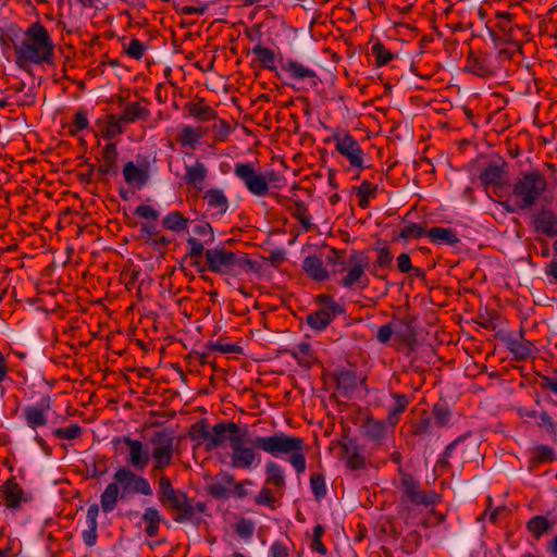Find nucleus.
<instances>
[{
    "label": "nucleus",
    "instance_id": "nucleus-21",
    "mask_svg": "<svg viewBox=\"0 0 557 557\" xmlns=\"http://www.w3.org/2000/svg\"><path fill=\"white\" fill-rule=\"evenodd\" d=\"M496 337L499 338L506 346V348L513 356L517 361L528 359L532 355V344L529 341H520L511 333H497Z\"/></svg>",
    "mask_w": 557,
    "mask_h": 557
},
{
    "label": "nucleus",
    "instance_id": "nucleus-51",
    "mask_svg": "<svg viewBox=\"0 0 557 557\" xmlns=\"http://www.w3.org/2000/svg\"><path fill=\"white\" fill-rule=\"evenodd\" d=\"M53 435L59 440L72 441L82 435V428L77 423H72L66 428L54 429Z\"/></svg>",
    "mask_w": 557,
    "mask_h": 557
},
{
    "label": "nucleus",
    "instance_id": "nucleus-46",
    "mask_svg": "<svg viewBox=\"0 0 557 557\" xmlns=\"http://www.w3.org/2000/svg\"><path fill=\"white\" fill-rule=\"evenodd\" d=\"M310 487L317 500H321L326 496L327 488L325 478L322 473H313L310 476Z\"/></svg>",
    "mask_w": 557,
    "mask_h": 557
},
{
    "label": "nucleus",
    "instance_id": "nucleus-15",
    "mask_svg": "<svg viewBox=\"0 0 557 557\" xmlns=\"http://www.w3.org/2000/svg\"><path fill=\"white\" fill-rule=\"evenodd\" d=\"M531 225L539 237L557 238V211L549 206H541L531 215Z\"/></svg>",
    "mask_w": 557,
    "mask_h": 557
},
{
    "label": "nucleus",
    "instance_id": "nucleus-62",
    "mask_svg": "<svg viewBox=\"0 0 557 557\" xmlns=\"http://www.w3.org/2000/svg\"><path fill=\"white\" fill-rule=\"evenodd\" d=\"M356 196L375 197L377 185H373L369 181H363L360 186L354 187Z\"/></svg>",
    "mask_w": 557,
    "mask_h": 557
},
{
    "label": "nucleus",
    "instance_id": "nucleus-56",
    "mask_svg": "<svg viewBox=\"0 0 557 557\" xmlns=\"http://www.w3.org/2000/svg\"><path fill=\"white\" fill-rule=\"evenodd\" d=\"M234 531L243 539H250L255 532V523L249 519L242 518L235 524Z\"/></svg>",
    "mask_w": 557,
    "mask_h": 557
},
{
    "label": "nucleus",
    "instance_id": "nucleus-29",
    "mask_svg": "<svg viewBox=\"0 0 557 557\" xmlns=\"http://www.w3.org/2000/svg\"><path fill=\"white\" fill-rule=\"evenodd\" d=\"M302 270L305 273L317 282H323L329 278L330 273L323 265V260L319 256H307L302 261Z\"/></svg>",
    "mask_w": 557,
    "mask_h": 557
},
{
    "label": "nucleus",
    "instance_id": "nucleus-5",
    "mask_svg": "<svg viewBox=\"0 0 557 557\" xmlns=\"http://www.w3.org/2000/svg\"><path fill=\"white\" fill-rule=\"evenodd\" d=\"M546 189L547 180L542 172L537 170L523 172L516 178L509 196L508 201L512 200L513 207L507 202L504 206L509 212L530 209L541 200Z\"/></svg>",
    "mask_w": 557,
    "mask_h": 557
},
{
    "label": "nucleus",
    "instance_id": "nucleus-40",
    "mask_svg": "<svg viewBox=\"0 0 557 557\" xmlns=\"http://www.w3.org/2000/svg\"><path fill=\"white\" fill-rule=\"evenodd\" d=\"M554 522L549 521L545 516H535L527 523L528 531L536 539H541L546 532L552 530Z\"/></svg>",
    "mask_w": 557,
    "mask_h": 557
},
{
    "label": "nucleus",
    "instance_id": "nucleus-50",
    "mask_svg": "<svg viewBox=\"0 0 557 557\" xmlns=\"http://www.w3.org/2000/svg\"><path fill=\"white\" fill-rule=\"evenodd\" d=\"M87 112L84 109H79L73 116L72 123L69 125V132L72 136H75L78 132L88 127Z\"/></svg>",
    "mask_w": 557,
    "mask_h": 557
},
{
    "label": "nucleus",
    "instance_id": "nucleus-60",
    "mask_svg": "<svg viewBox=\"0 0 557 557\" xmlns=\"http://www.w3.org/2000/svg\"><path fill=\"white\" fill-rule=\"evenodd\" d=\"M145 52V46L139 39H132L128 44V47L126 49V53L136 60H140Z\"/></svg>",
    "mask_w": 557,
    "mask_h": 557
},
{
    "label": "nucleus",
    "instance_id": "nucleus-58",
    "mask_svg": "<svg viewBox=\"0 0 557 557\" xmlns=\"http://www.w3.org/2000/svg\"><path fill=\"white\" fill-rule=\"evenodd\" d=\"M556 459L555 450L548 445H539L535 447L536 462H552Z\"/></svg>",
    "mask_w": 557,
    "mask_h": 557
},
{
    "label": "nucleus",
    "instance_id": "nucleus-35",
    "mask_svg": "<svg viewBox=\"0 0 557 557\" xmlns=\"http://www.w3.org/2000/svg\"><path fill=\"white\" fill-rule=\"evenodd\" d=\"M206 132L202 127H193L184 125L176 137L177 143L182 147H189L194 149L199 140L205 136Z\"/></svg>",
    "mask_w": 557,
    "mask_h": 557
},
{
    "label": "nucleus",
    "instance_id": "nucleus-2",
    "mask_svg": "<svg viewBox=\"0 0 557 557\" xmlns=\"http://www.w3.org/2000/svg\"><path fill=\"white\" fill-rule=\"evenodd\" d=\"M251 444L255 448L274 458L287 457L298 474L306 471L305 450L307 444L302 437L278 432L269 436H257L251 441Z\"/></svg>",
    "mask_w": 557,
    "mask_h": 557
},
{
    "label": "nucleus",
    "instance_id": "nucleus-17",
    "mask_svg": "<svg viewBox=\"0 0 557 557\" xmlns=\"http://www.w3.org/2000/svg\"><path fill=\"white\" fill-rule=\"evenodd\" d=\"M281 69L286 72L292 79H307L311 88L318 87L321 83V79L314 70L293 58L281 60Z\"/></svg>",
    "mask_w": 557,
    "mask_h": 557
},
{
    "label": "nucleus",
    "instance_id": "nucleus-18",
    "mask_svg": "<svg viewBox=\"0 0 557 557\" xmlns=\"http://www.w3.org/2000/svg\"><path fill=\"white\" fill-rule=\"evenodd\" d=\"M465 70L481 78L493 77L496 73L488 54L472 50L467 55Z\"/></svg>",
    "mask_w": 557,
    "mask_h": 557
},
{
    "label": "nucleus",
    "instance_id": "nucleus-11",
    "mask_svg": "<svg viewBox=\"0 0 557 557\" xmlns=\"http://www.w3.org/2000/svg\"><path fill=\"white\" fill-rule=\"evenodd\" d=\"M249 435L250 431L245 426L239 436L231 438V466L235 469H250L255 465L257 457H259L253 446H245L249 442Z\"/></svg>",
    "mask_w": 557,
    "mask_h": 557
},
{
    "label": "nucleus",
    "instance_id": "nucleus-61",
    "mask_svg": "<svg viewBox=\"0 0 557 557\" xmlns=\"http://www.w3.org/2000/svg\"><path fill=\"white\" fill-rule=\"evenodd\" d=\"M319 302L324 304L323 309H327L331 313H343V308L333 299L331 295L317 296Z\"/></svg>",
    "mask_w": 557,
    "mask_h": 557
},
{
    "label": "nucleus",
    "instance_id": "nucleus-27",
    "mask_svg": "<svg viewBox=\"0 0 557 557\" xmlns=\"http://www.w3.org/2000/svg\"><path fill=\"white\" fill-rule=\"evenodd\" d=\"M234 484V474L228 472L218 473L213 482L208 485V493L215 499H227L230 497L228 486Z\"/></svg>",
    "mask_w": 557,
    "mask_h": 557
},
{
    "label": "nucleus",
    "instance_id": "nucleus-39",
    "mask_svg": "<svg viewBox=\"0 0 557 557\" xmlns=\"http://www.w3.org/2000/svg\"><path fill=\"white\" fill-rule=\"evenodd\" d=\"M186 108L190 115L202 122L213 120L216 116V112L211 107L207 106L203 99H199L196 102H188Z\"/></svg>",
    "mask_w": 557,
    "mask_h": 557
},
{
    "label": "nucleus",
    "instance_id": "nucleus-63",
    "mask_svg": "<svg viewBox=\"0 0 557 557\" xmlns=\"http://www.w3.org/2000/svg\"><path fill=\"white\" fill-rule=\"evenodd\" d=\"M87 524V529L83 531L82 533V537H83V541L84 543L91 547L96 544L97 542V537H98V534H97V529H98V524H91V523H86Z\"/></svg>",
    "mask_w": 557,
    "mask_h": 557
},
{
    "label": "nucleus",
    "instance_id": "nucleus-13",
    "mask_svg": "<svg viewBox=\"0 0 557 557\" xmlns=\"http://www.w3.org/2000/svg\"><path fill=\"white\" fill-rule=\"evenodd\" d=\"M151 457L153 459V472H159L170 466L173 458L174 438L164 431L157 432L152 438Z\"/></svg>",
    "mask_w": 557,
    "mask_h": 557
},
{
    "label": "nucleus",
    "instance_id": "nucleus-33",
    "mask_svg": "<svg viewBox=\"0 0 557 557\" xmlns=\"http://www.w3.org/2000/svg\"><path fill=\"white\" fill-rule=\"evenodd\" d=\"M203 200L209 208L218 210L219 214H224L230 207V202L224 191L220 188H210L205 191Z\"/></svg>",
    "mask_w": 557,
    "mask_h": 557
},
{
    "label": "nucleus",
    "instance_id": "nucleus-41",
    "mask_svg": "<svg viewBox=\"0 0 557 557\" xmlns=\"http://www.w3.org/2000/svg\"><path fill=\"white\" fill-rule=\"evenodd\" d=\"M23 416L27 425L34 430L39 426H44L47 423V416L44 409L36 406L24 407Z\"/></svg>",
    "mask_w": 557,
    "mask_h": 557
},
{
    "label": "nucleus",
    "instance_id": "nucleus-12",
    "mask_svg": "<svg viewBox=\"0 0 557 557\" xmlns=\"http://www.w3.org/2000/svg\"><path fill=\"white\" fill-rule=\"evenodd\" d=\"M215 240L213 227L209 222L198 221L193 225V236L186 239L188 245L187 256L196 261L193 264H198V259L202 257L207 250L205 246L213 244Z\"/></svg>",
    "mask_w": 557,
    "mask_h": 557
},
{
    "label": "nucleus",
    "instance_id": "nucleus-49",
    "mask_svg": "<svg viewBox=\"0 0 557 557\" xmlns=\"http://www.w3.org/2000/svg\"><path fill=\"white\" fill-rule=\"evenodd\" d=\"M432 414L435 419V424L440 428L446 426L451 418L450 409L446 404H435L432 409Z\"/></svg>",
    "mask_w": 557,
    "mask_h": 557
},
{
    "label": "nucleus",
    "instance_id": "nucleus-9",
    "mask_svg": "<svg viewBox=\"0 0 557 557\" xmlns=\"http://www.w3.org/2000/svg\"><path fill=\"white\" fill-rule=\"evenodd\" d=\"M399 490L407 502L417 506H433L440 503V495L434 491H422L420 482L411 473L399 470Z\"/></svg>",
    "mask_w": 557,
    "mask_h": 557
},
{
    "label": "nucleus",
    "instance_id": "nucleus-8",
    "mask_svg": "<svg viewBox=\"0 0 557 557\" xmlns=\"http://www.w3.org/2000/svg\"><path fill=\"white\" fill-rule=\"evenodd\" d=\"M198 429L199 437L205 440L207 450H212L221 446L225 440L231 443L233 436H239L243 429L235 422H221L216 423L212 428V432L208 430V425L205 421H201L199 425H194L193 430Z\"/></svg>",
    "mask_w": 557,
    "mask_h": 557
},
{
    "label": "nucleus",
    "instance_id": "nucleus-43",
    "mask_svg": "<svg viewBox=\"0 0 557 557\" xmlns=\"http://www.w3.org/2000/svg\"><path fill=\"white\" fill-rule=\"evenodd\" d=\"M428 231L422 224L419 223H406L400 230L398 237L404 240L419 239L423 236H428Z\"/></svg>",
    "mask_w": 557,
    "mask_h": 557
},
{
    "label": "nucleus",
    "instance_id": "nucleus-55",
    "mask_svg": "<svg viewBox=\"0 0 557 557\" xmlns=\"http://www.w3.org/2000/svg\"><path fill=\"white\" fill-rule=\"evenodd\" d=\"M461 441V437H457L456 440H454L453 442H450L444 449V451L441 454L437 462H436V467L441 468L442 470L446 469V468H449L450 467V463H449V458L451 457L453 455V451L455 450L457 444Z\"/></svg>",
    "mask_w": 557,
    "mask_h": 557
},
{
    "label": "nucleus",
    "instance_id": "nucleus-59",
    "mask_svg": "<svg viewBox=\"0 0 557 557\" xmlns=\"http://www.w3.org/2000/svg\"><path fill=\"white\" fill-rule=\"evenodd\" d=\"M124 122L121 120V116L116 117L115 115L111 114L108 116V122L106 126V133L108 137H113L116 135H120L124 132L123 124Z\"/></svg>",
    "mask_w": 557,
    "mask_h": 557
},
{
    "label": "nucleus",
    "instance_id": "nucleus-20",
    "mask_svg": "<svg viewBox=\"0 0 557 557\" xmlns=\"http://www.w3.org/2000/svg\"><path fill=\"white\" fill-rule=\"evenodd\" d=\"M387 423V420H377L368 416L360 425L361 434L375 445H382L386 440Z\"/></svg>",
    "mask_w": 557,
    "mask_h": 557
},
{
    "label": "nucleus",
    "instance_id": "nucleus-7",
    "mask_svg": "<svg viewBox=\"0 0 557 557\" xmlns=\"http://www.w3.org/2000/svg\"><path fill=\"white\" fill-rule=\"evenodd\" d=\"M235 176L243 182L248 191L257 197H264L269 193V184L277 180L275 171L262 174L256 171L252 163H236Z\"/></svg>",
    "mask_w": 557,
    "mask_h": 557
},
{
    "label": "nucleus",
    "instance_id": "nucleus-48",
    "mask_svg": "<svg viewBox=\"0 0 557 557\" xmlns=\"http://www.w3.org/2000/svg\"><path fill=\"white\" fill-rule=\"evenodd\" d=\"M431 425H432V419H431L430 414L426 411H423L420 419L412 422V424H411L412 431L411 432H412V434H414L417 436H425V435L430 434Z\"/></svg>",
    "mask_w": 557,
    "mask_h": 557
},
{
    "label": "nucleus",
    "instance_id": "nucleus-14",
    "mask_svg": "<svg viewBox=\"0 0 557 557\" xmlns=\"http://www.w3.org/2000/svg\"><path fill=\"white\" fill-rule=\"evenodd\" d=\"M159 502L163 507L176 513L174 518L176 522L182 523L189 521L195 517L193 502L187 497L186 493L181 490L175 488Z\"/></svg>",
    "mask_w": 557,
    "mask_h": 557
},
{
    "label": "nucleus",
    "instance_id": "nucleus-25",
    "mask_svg": "<svg viewBox=\"0 0 557 557\" xmlns=\"http://www.w3.org/2000/svg\"><path fill=\"white\" fill-rule=\"evenodd\" d=\"M208 173L209 170L205 163L196 161L195 163L185 166L183 181L188 186H193L198 191H202L205 188V182L208 177Z\"/></svg>",
    "mask_w": 557,
    "mask_h": 557
},
{
    "label": "nucleus",
    "instance_id": "nucleus-32",
    "mask_svg": "<svg viewBox=\"0 0 557 557\" xmlns=\"http://www.w3.org/2000/svg\"><path fill=\"white\" fill-rule=\"evenodd\" d=\"M163 520V517L157 508L147 507L140 519V522L145 525L146 535L156 537L159 534L160 524Z\"/></svg>",
    "mask_w": 557,
    "mask_h": 557
},
{
    "label": "nucleus",
    "instance_id": "nucleus-16",
    "mask_svg": "<svg viewBox=\"0 0 557 557\" xmlns=\"http://www.w3.org/2000/svg\"><path fill=\"white\" fill-rule=\"evenodd\" d=\"M121 443L125 444L129 449L126 462L136 470H144L150 461L148 449L145 448L144 444L129 436H117L112 440V444L115 447Z\"/></svg>",
    "mask_w": 557,
    "mask_h": 557
},
{
    "label": "nucleus",
    "instance_id": "nucleus-19",
    "mask_svg": "<svg viewBox=\"0 0 557 557\" xmlns=\"http://www.w3.org/2000/svg\"><path fill=\"white\" fill-rule=\"evenodd\" d=\"M342 449V459L345 461L346 467L350 470L364 469L367 465L366 457L362 448L358 445L355 438L346 437L339 444Z\"/></svg>",
    "mask_w": 557,
    "mask_h": 557
},
{
    "label": "nucleus",
    "instance_id": "nucleus-22",
    "mask_svg": "<svg viewBox=\"0 0 557 557\" xmlns=\"http://www.w3.org/2000/svg\"><path fill=\"white\" fill-rule=\"evenodd\" d=\"M0 495L8 509L18 510L23 502H27L22 487L15 482V479H9L0 485Z\"/></svg>",
    "mask_w": 557,
    "mask_h": 557
},
{
    "label": "nucleus",
    "instance_id": "nucleus-44",
    "mask_svg": "<svg viewBox=\"0 0 557 557\" xmlns=\"http://www.w3.org/2000/svg\"><path fill=\"white\" fill-rule=\"evenodd\" d=\"M312 348L307 342L299 343L295 346L292 352L294 358L297 359L298 364L301 367H310L312 362Z\"/></svg>",
    "mask_w": 557,
    "mask_h": 557
},
{
    "label": "nucleus",
    "instance_id": "nucleus-52",
    "mask_svg": "<svg viewBox=\"0 0 557 557\" xmlns=\"http://www.w3.org/2000/svg\"><path fill=\"white\" fill-rule=\"evenodd\" d=\"M336 380L338 388H343L345 391L354 389L357 386L356 373L350 370L339 371Z\"/></svg>",
    "mask_w": 557,
    "mask_h": 557
},
{
    "label": "nucleus",
    "instance_id": "nucleus-34",
    "mask_svg": "<svg viewBox=\"0 0 557 557\" xmlns=\"http://www.w3.org/2000/svg\"><path fill=\"white\" fill-rule=\"evenodd\" d=\"M265 485H272L277 491H283L286 486L284 469L274 461L265 463Z\"/></svg>",
    "mask_w": 557,
    "mask_h": 557
},
{
    "label": "nucleus",
    "instance_id": "nucleus-6",
    "mask_svg": "<svg viewBox=\"0 0 557 557\" xmlns=\"http://www.w3.org/2000/svg\"><path fill=\"white\" fill-rule=\"evenodd\" d=\"M326 260L330 264L341 265L342 268L333 269V274L342 273L345 271V265L348 264L346 275L342 277L339 281V285L352 289V288H364L368 285V277L366 275V270L369 265L368 256L364 252L354 251L350 253L347 260L338 255V251L333 249L332 255L326 257Z\"/></svg>",
    "mask_w": 557,
    "mask_h": 557
},
{
    "label": "nucleus",
    "instance_id": "nucleus-3",
    "mask_svg": "<svg viewBox=\"0 0 557 557\" xmlns=\"http://www.w3.org/2000/svg\"><path fill=\"white\" fill-rule=\"evenodd\" d=\"M129 494L151 496L153 494L149 481L134 473L126 467H119L113 475V482L109 483L100 496L103 512L109 513L116 508L119 498L124 499Z\"/></svg>",
    "mask_w": 557,
    "mask_h": 557
},
{
    "label": "nucleus",
    "instance_id": "nucleus-45",
    "mask_svg": "<svg viewBox=\"0 0 557 557\" xmlns=\"http://www.w3.org/2000/svg\"><path fill=\"white\" fill-rule=\"evenodd\" d=\"M91 478H101L109 472V459L103 455H97L92 458L91 465L88 467Z\"/></svg>",
    "mask_w": 557,
    "mask_h": 557
},
{
    "label": "nucleus",
    "instance_id": "nucleus-38",
    "mask_svg": "<svg viewBox=\"0 0 557 557\" xmlns=\"http://www.w3.org/2000/svg\"><path fill=\"white\" fill-rule=\"evenodd\" d=\"M188 224L189 219L185 218L178 210L169 212L162 220V226L175 233L187 231Z\"/></svg>",
    "mask_w": 557,
    "mask_h": 557
},
{
    "label": "nucleus",
    "instance_id": "nucleus-1",
    "mask_svg": "<svg viewBox=\"0 0 557 557\" xmlns=\"http://www.w3.org/2000/svg\"><path fill=\"white\" fill-rule=\"evenodd\" d=\"M15 63L25 69L29 64L50 63L54 45L47 30L40 23H33L25 32V38L14 42Z\"/></svg>",
    "mask_w": 557,
    "mask_h": 557
},
{
    "label": "nucleus",
    "instance_id": "nucleus-26",
    "mask_svg": "<svg viewBox=\"0 0 557 557\" xmlns=\"http://www.w3.org/2000/svg\"><path fill=\"white\" fill-rule=\"evenodd\" d=\"M117 148L115 144H107L101 151L100 165L98 166V173L101 175H117Z\"/></svg>",
    "mask_w": 557,
    "mask_h": 557
},
{
    "label": "nucleus",
    "instance_id": "nucleus-53",
    "mask_svg": "<svg viewBox=\"0 0 557 557\" xmlns=\"http://www.w3.org/2000/svg\"><path fill=\"white\" fill-rule=\"evenodd\" d=\"M397 268L401 273H410L412 275L420 276L423 271L420 268H414L411 263V258L407 252H403L397 257Z\"/></svg>",
    "mask_w": 557,
    "mask_h": 557
},
{
    "label": "nucleus",
    "instance_id": "nucleus-24",
    "mask_svg": "<svg viewBox=\"0 0 557 557\" xmlns=\"http://www.w3.org/2000/svg\"><path fill=\"white\" fill-rule=\"evenodd\" d=\"M508 174V165L505 161L500 164L491 163L486 165L479 175L481 183L487 186L502 187Z\"/></svg>",
    "mask_w": 557,
    "mask_h": 557
},
{
    "label": "nucleus",
    "instance_id": "nucleus-54",
    "mask_svg": "<svg viewBox=\"0 0 557 557\" xmlns=\"http://www.w3.org/2000/svg\"><path fill=\"white\" fill-rule=\"evenodd\" d=\"M374 249L377 251V257L375 262L373 263V268H391L393 263V253L391 249L386 246H376Z\"/></svg>",
    "mask_w": 557,
    "mask_h": 557
},
{
    "label": "nucleus",
    "instance_id": "nucleus-47",
    "mask_svg": "<svg viewBox=\"0 0 557 557\" xmlns=\"http://www.w3.org/2000/svg\"><path fill=\"white\" fill-rule=\"evenodd\" d=\"M372 54L375 57V64L379 67L388 64L394 59L392 51L386 49L382 42L372 46Z\"/></svg>",
    "mask_w": 557,
    "mask_h": 557
},
{
    "label": "nucleus",
    "instance_id": "nucleus-23",
    "mask_svg": "<svg viewBox=\"0 0 557 557\" xmlns=\"http://www.w3.org/2000/svg\"><path fill=\"white\" fill-rule=\"evenodd\" d=\"M123 176L126 184L141 189L150 180L149 164L146 162L145 164L136 165L133 161H128L123 168Z\"/></svg>",
    "mask_w": 557,
    "mask_h": 557
},
{
    "label": "nucleus",
    "instance_id": "nucleus-4",
    "mask_svg": "<svg viewBox=\"0 0 557 557\" xmlns=\"http://www.w3.org/2000/svg\"><path fill=\"white\" fill-rule=\"evenodd\" d=\"M202 256H205L207 269L214 274L239 276L258 270V263L247 253L231 251L223 245L208 248Z\"/></svg>",
    "mask_w": 557,
    "mask_h": 557
},
{
    "label": "nucleus",
    "instance_id": "nucleus-37",
    "mask_svg": "<svg viewBox=\"0 0 557 557\" xmlns=\"http://www.w3.org/2000/svg\"><path fill=\"white\" fill-rule=\"evenodd\" d=\"M339 313H331L327 309L321 308L315 312L308 314L306 322L311 329L322 331L326 329L331 321Z\"/></svg>",
    "mask_w": 557,
    "mask_h": 557
},
{
    "label": "nucleus",
    "instance_id": "nucleus-64",
    "mask_svg": "<svg viewBox=\"0 0 557 557\" xmlns=\"http://www.w3.org/2000/svg\"><path fill=\"white\" fill-rule=\"evenodd\" d=\"M135 214L143 219H150L157 221L159 219V212L151 206L140 205L135 209Z\"/></svg>",
    "mask_w": 557,
    "mask_h": 557
},
{
    "label": "nucleus",
    "instance_id": "nucleus-31",
    "mask_svg": "<svg viewBox=\"0 0 557 557\" xmlns=\"http://www.w3.org/2000/svg\"><path fill=\"white\" fill-rule=\"evenodd\" d=\"M428 237L435 245L456 246L460 243L457 233L449 227L434 226L428 231Z\"/></svg>",
    "mask_w": 557,
    "mask_h": 557
},
{
    "label": "nucleus",
    "instance_id": "nucleus-57",
    "mask_svg": "<svg viewBox=\"0 0 557 557\" xmlns=\"http://www.w3.org/2000/svg\"><path fill=\"white\" fill-rule=\"evenodd\" d=\"M255 502L259 506H268L270 508H275L276 499L273 496L271 490L264 485L258 493L255 498Z\"/></svg>",
    "mask_w": 557,
    "mask_h": 557
},
{
    "label": "nucleus",
    "instance_id": "nucleus-28",
    "mask_svg": "<svg viewBox=\"0 0 557 557\" xmlns=\"http://www.w3.org/2000/svg\"><path fill=\"white\" fill-rule=\"evenodd\" d=\"M147 104L148 101L146 99L127 103L120 114L121 120L125 124L135 123L138 120H147L150 115Z\"/></svg>",
    "mask_w": 557,
    "mask_h": 557
},
{
    "label": "nucleus",
    "instance_id": "nucleus-30",
    "mask_svg": "<svg viewBox=\"0 0 557 557\" xmlns=\"http://www.w3.org/2000/svg\"><path fill=\"white\" fill-rule=\"evenodd\" d=\"M391 397L393 399V404L388 407L386 419L388 424L394 428L399 422L400 414L405 412L409 406L410 398L409 396L397 392L392 393Z\"/></svg>",
    "mask_w": 557,
    "mask_h": 557
},
{
    "label": "nucleus",
    "instance_id": "nucleus-10",
    "mask_svg": "<svg viewBox=\"0 0 557 557\" xmlns=\"http://www.w3.org/2000/svg\"><path fill=\"white\" fill-rule=\"evenodd\" d=\"M331 141L335 143V150L349 161L351 168L359 171L366 168L364 152L359 141L349 133L336 132L332 137L325 139V143Z\"/></svg>",
    "mask_w": 557,
    "mask_h": 557
},
{
    "label": "nucleus",
    "instance_id": "nucleus-42",
    "mask_svg": "<svg viewBox=\"0 0 557 557\" xmlns=\"http://www.w3.org/2000/svg\"><path fill=\"white\" fill-rule=\"evenodd\" d=\"M252 53L257 55V61L261 63L264 69L276 72L275 54L273 50L258 44L252 48Z\"/></svg>",
    "mask_w": 557,
    "mask_h": 557
},
{
    "label": "nucleus",
    "instance_id": "nucleus-36",
    "mask_svg": "<svg viewBox=\"0 0 557 557\" xmlns=\"http://www.w3.org/2000/svg\"><path fill=\"white\" fill-rule=\"evenodd\" d=\"M286 208L299 221L304 231L309 232L313 228L311 218L308 214V207L304 201L289 200V205Z\"/></svg>",
    "mask_w": 557,
    "mask_h": 557
}]
</instances>
